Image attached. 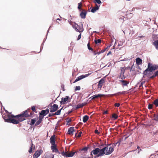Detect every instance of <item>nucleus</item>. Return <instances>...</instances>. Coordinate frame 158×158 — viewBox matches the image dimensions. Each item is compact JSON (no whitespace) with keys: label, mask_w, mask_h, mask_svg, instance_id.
<instances>
[{"label":"nucleus","mask_w":158,"mask_h":158,"mask_svg":"<svg viewBox=\"0 0 158 158\" xmlns=\"http://www.w3.org/2000/svg\"><path fill=\"white\" fill-rule=\"evenodd\" d=\"M76 152V151H71L69 152L68 151L62 152L61 153V155L64 157H70L73 156L75 154Z\"/></svg>","instance_id":"nucleus-3"},{"label":"nucleus","mask_w":158,"mask_h":158,"mask_svg":"<svg viewBox=\"0 0 158 158\" xmlns=\"http://www.w3.org/2000/svg\"><path fill=\"white\" fill-rule=\"evenodd\" d=\"M36 120V118H34V119H31V123L30 124L31 125H34L35 124V122Z\"/></svg>","instance_id":"nucleus-30"},{"label":"nucleus","mask_w":158,"mask_h":158,"mask_svg":"<svg viewBox=\"0 0 158 158\" xmlns=\"http://www.w3.org/2000/svg\"><path fill=\"white\" fill-rule=\"evenodd\" d=\"M87 47L89 50H91L92 51H93L94 49L90 47V44L89 42L87 44Z\"/></svg>","instance_id":"nucleus-35"},{"label":"nucleus","mask_w":158,"mask_h":158,"mask_svg":"<svg viewBox=\"0 0 158 158\" xmlns=\"http://www.w3.org/2000/svg\"><path fill=\"white\" fill-rule=\"evenodd\" d=\"M89 149V148L87 147H85L84 148H83L81 149H80L79 150V151H83V152H86L87 150H88Z\"/></svg>","instance_id":"nucleus-25"},{"label":"nucleus","mask_w":158,"mask_h":158,"mask_svg":"<svg viewBox=\"0 0 158 158\" xmlns=\"http://www.w3.org/2000/svg\"><path fill=\"white\" fill-rule=\"evenodd\" d=\"M51 148L53 150V152H55L58 153L59 154L60 153V152L56 148V144L54 145H52Z\"/></svg>","instance_id":"nucleus-13"},{"label":"nucleus","mask_w":158,"mask_h":158,"mask_svg":"<svg viewBox=\"0 0 158 158\" xmlns=\"http://www.w3.org/2000/svg\"><path fill=\"white\" fill-rule=\"evenodd\" d=\"M55 135H53L50 138V143L52 145L55 144Z\"/></svg>","instance_id":"nucleus-14"},{"label":"nucleus","mask_w":158,"mask_h":158,"mask_svg":"<svg viewBox=\"0 0 158 158\" xmlns=\"http://www.w3.org/2000/svg\"><path fill=\"white\" fill-rule=\"evenodd\" d=\"M82 132L81 131H80L78 134L77 135V133H76V134H75V137H78V138H79V137H80L81 136V134H82Z\"/></svg>","instance_id":"nucleus-37"},{"label":"nucleus","mask_w":158,"mask_h":158,"mask_svg":"<svg viewBox=\"0 0 158 158\" xmlns=\"http://www.w3.org/2000/svg\"><path fill=\"white\" fill-rule=\"evenodd\" d=\"M110 145L111 144H106L105 147L102 149H100L98 148H96L91 152L90 155L93 157L92 154H93L95 155V158L103 156L104 154L108 155L111 154L114 151V149L113 147L111 146Z\"/></svg>","instance_id":"nucleus-2"},{"label":"nucleus","mask_w":158,"mask_h":158,"mask_svg":"<svg viewBox=\"0 0 158 158\" xmlns=\"http://www.w3.org/2000/svg\"><path fill=\"white\" fill-rule=\"evenodd\" d=\"M119 81L121 82L122 85L123 86H126L129 83V81L123 80H119Z\"/></svg>","instance_id":"nucleus-16"},{"label":"nucleus","mask_w":158,"mask_h":158,"mask_svg":"<svg viewBox=\"0 0 158 158\" xmlns=\"http://www.w3.org/2000/svg\"><path fill=\"white\" fill-rule=\"evenodd\" d=\"M72 121V119L71 118H67L66 119V122L67 123H69Z\"/></svg>","instance_id":"nucleus-43"},{"label":"nucleus","mask_w":158,"mask_h":158,"mask_svg":"<svg viewBox=\"0 0 158 158\" xmlns=\"http://www.w3.org/2000/svg\"><path fill=\"white\" fill-rule=\"evenodd\" d=\"M156 77V76H155V74L154 73L153 76H152L151 77H150V78L152 79V78H154V77Z\"/></svg>","instance_id":"nucleus-51"},{"label":"nucleus","mask_w":158,"mask_h":158,"mask_svg":"<svg viewBox=\"0 0 158 158\" xmlns=\"http://www.w3.org/2000/svg\"><path fill=\"white\" fill-rule=\"evenodd\" d=\"M87 14L86 11L85 10H82V11L80 14V16L82 19H85Z\"/></svg>","instance_id":"nucleus-10"},{"label":"nucleus","mask_w":158,"mask_h":158,"mask_svg":"<svg viewBox=\"0 0 158 158\" xmlns=\"http://www.w3.org/2000/svg\"><path fill=\"white\" fill-rule=\"evenodd\" d=\"M31 145L29 149L28 150V152L30 153H31L32 152V149L33 148V143L32 142V141H31Z\"/></svg>","instance_id":"nucleus-23"},{"label":"nucleus","mask_w":158,"mask_h":158,"mask_svg":"<svg viewBox=\"0 0 158 158\" xmlns=\"http://www.w3.org/2000/svg\"><path fill=\"white\" fill-rule=\"evenodd\" d=\"M89 117L88 115H85L83 117V121L84 123H86L88 120Z\"/></svg>","instance_id":"nucleus-21"},{"label":"nucleus","mask_w":158,"mask_h":158,"mask_svg":"<svg viewBox=\"0 0 158 158\" xmlns=\"http://www.w3.org/2000/svg\"><path fill=\"white\" fill-rule=\"evenodd\" d=\"M139 148V146H138V147H137V148L138 149Z\"/></svg>","instance_id":"nucleus-62"},{"label":"nucleus","mask_w":158,"mask_h":158,"mask_svg":"<svg viewBox=\"0 0 158 158\" xmlns=\"http://www.w3.org/2000/svg\"><path fill=\"white\" fill-rule=\"evenodd\" d=\"M120 69L121 70L120 73L122 75L124 74L125 71V70L124 67H121Z\"/></svg>","instance_id":"nucleus-32"},{"label":"nucleus","mask_w":158,"mask_h":158,"mask_svg":"<svg viewBox=\"0 0 158 158\" xmlns=\"http://www.w3.org/2000/svg\"><path fill=\"white\" fill-rule=\"evenodd\" d=\"M110 52H109V53H108V54L107 55H108L109 54H110Z\"/></svg>","instance_id":"nucleus-60"},{"label":"nucleus","mask_w":158,"mask_h":158,"mask_svg":"<svg viewBox=\"0 0 158 158\" xmlns=\"http://www.w3.org/2000/svg\"><path fill=\"white\" fill-rule=\"evenodd\" d=\"M120 105V104L119 103H115L114 104V106L115 107H118Z\"/></svg>","instance_id":"nucleus-46"},{"label":"nucleus","mask_w":158,"mask_h":158,"mask_svg":"<svg viewBox=\"0 0 158 158\" xmlns=\"http://www.w3.org/2000/svg\"><path fill=\"white\" fill-rule=\"evenodd\" d=\"M124 92H120L118 93H120V94H124Z\"/></svg>","instance_id":"nucleus-54"},{"label":"nucleus","mask_w":158,"mask_h":158,"mask_svg":"<svg viewBox=\"0 0 158 158\" xmlns=\"http://www.w3.org/2000/svg\"><path fill=\"white\" fill-rule=\"evenodd\" d=\"M118 77L119 78L121 79L122 80H124L126 78L125 77L124 75V74L122 75L121 73H120V74L119 75Z\"/></svg>","instance_id":"nucleus-28"},{"label":"nucleus","mask_w":158,"mask_h":158,"mask_svg":"<svg viewBox=\"0 0 158 158\" xmlns=\"http://www.w3.org/2000/svg\"><path fill=\"white\" fill-rule=\"evenodd\" d=\"M94 132L96 134H97L98 135H99L100 134L99 131L97 129L95 130Z\"/></svg>","instance_id":"nucleus-45"},{"label":"nucleus","mask_w":158,"mask_h":158,"mask_svg":"<svg viewBox=\"0 0 158 158\" xmlns=\"http://www.w3.org/2000/svg\"><path fill=\"white\" fill-rule=\"evenodd\" d=\"M74 131V127H70L68 130V134L70 135H73V132Z\"/></svg>","instance_id":"nucleus-15"},{"label":"nucleus","mask_w":158,"mask_h":158,"mask_svg":"<svg viewBox=\"0 0 158 158\" xmlns=\"http://www.w3.org/2000/svg\"><path fill=\"white\" fill-rule=\"evenodd\" d=\"M31 109L32 111L35 112H36V110L35 109V106H32L31 108Z\"/></svg>","instance_id":"nucleus-40"},{"label":"nucleus","mask_w":158,"mask_h":158,"mask_svg":"<svg viewBox=\"0 0 158 158\" xmlns=\"http://www.w3.org/2000/svg\"><path fill=\"white\" fill-rule=\"evenodd\" d=\"M68 22L70 24V25L72 26L73 27V25H75V24H76V23L75 22H73L71 20L69 21Z\"/></svg>","instance_id":"nucleus-38"},{"label":"nucleus","mask_w":158,"mask_h":158,"mask_svg":"<svg viewBox=\"0 0 158 158\" xmlns=\"http://www.w3.org/2000/svg\"><path fill=\"white\" fill-rule=\"evenodd\" d=\"M155 74V76H158V70L155 72L154 73Z\"/></svg>","instance_id":"nucleus-49"},{"label":"nucleus","mask_w":158,"mask_h":158,"mask_svg":"<svg viewBox=\"0 0 158 158\" xmlns=\"http://www.w3.org/2000/svg\"><path fill=\"white\" fill-rule=\"evenodd\" d=\"M149 72H150L149 70V69H148V68L145 70V71L143 72V74L144 75H147L149 74Z\"/></svg>","instance_id":"nucleus-24"},{"label":"nucleus","mask_w":158,"mask_h":158,"mask_svg":"<svg viewBox=\"0 0 158 158\" xmlns=\"http://www.w3.org/2000/svg\"><path fill=\"white\" fill-rule=\"evenodd\" d=\"M153 104L156 107L158 106V99H156L153 102Z\"/></svg>","instance_id":"nucleus-33"},{"label":"nucleus","mask_w":158,"mask_h":158,"mask_svg":"<svg viewBox=\"0 0 158 158\" xmlns=\"http://www.w3.org/2000/svg\"><path fill=\"white\" fill-rule=\"evenodd\" d=\"M118 117V116L115 114H114L112 115V118H114L115 119L117 118Z\"/></svg>","instance_id":"nucleus-42"},{"label":"nucleus","mask_w":158,"mask_h":158,"mask_svg":"<svg viewBox=\"0 0 158 158\" xmlns=\"http://www.w3.org/2000/svg\"><path fill=\"white\" fill-rule=\"evenodd\" d=\"M49 113V110L47 109L46 110H42L40 113V116L43 115V117Z\"/></svg>","instance_id":"nucleus-9"},{"label":"nucleus","mask_w":158,"mask_h":158,"mask_svg":"<svg viewBox=\"0 0 158 158\" xmlns=\"http://www.w3.org/2000/svg\"><path fill=\"white\" fill-rule=\"evenodd\" d=\"M110 52H109V53H108V54L107 55H108L109 54H110Z\"/></svg>","instance_id":"nucleus-59"},{"label":"nucleus","mask_w":158,"mask_h":158,"mask_svg":"<svg viewBox=\"0 0 158 158\" xmlns=\"http://www.w3.org/2000/svg\"><path fill=\"white\" fill-rule=\"evenodd\" d=\"M54 115H55L54 114V113H53V114H48V117H52V116H54Z\"/></svg>","instance_id":"nucleus-48"},{"label":"nucleus","mask_w":158,"mask_h":158,"mask_svg":"<svg viewBox=\"0 0 158 158\" xmlns=\"http://www.w3.org/2000/svg\"><path fill=\"white\" fill-rule=\"evenodd\" d=\"M81 33H80V35L78 36V38L77 39V40H79L81 38Z\"/></svg>","instance_id":"nucleus-47"},{"label":"nucleus","mask_w":158,"mask_h":158,"mask_svg":"<svg viewBox=\"0 0 158 158\" xmlns=\"http://www.w3.org/2000/svg\"><path fill=\"white\" fill-rule=\"evenodd\" d=\"M35 149V146H34L33 149Z\"/></svg>","instance_id":"nucleus-57"},{"label":"nucleus","mask_w":158,"mask_h":158,"mask_svg":"<svg viewBox=\"0 0 158 158\" xmlns=\"http://www.w3.org/2000/svg\"><path fill=\"white\" fill-rule=\"evenodd\" d=\"M57 20H60V19H57Z\"/></svg>","instance_id":"nucleus-58"},{"label":"nucleus","mask_w":158,"mask_h":158,"mask_svg":"<svg viewBox=\"0 0 158 158\" xmlns=\"http://www.w3.org/2000/svg\"><path fill=\"white\" fill-rule=\"evenodd\" d=\"M69 97L68 96H66L64 98H62L60 101V103L61 104H65L66 101L69 99Z\"/></svg>","instance_id":"nucleus-11"},{"label":"nucleus","mask_w":158,"mask_h":158,"mask_svg":"<svg viewBox=\"0 0 158 158\" xmlns=\"http://www.w3.org/2000/svg\"><path fill=\"white\" fill-rule=\"evenodd\" d=\"M0 48H1V47H0Z\"/></svg>","instance_id":"nucleus-63"},{"label":"nucleus","mask_w":158,"mask_h":158,"mask_svg":"<svg viewBox=\"0 0 158 158\" xmlns=\"http://www.w3.org/2000/svg\"><path fill=\"white\" fill-rule=\"evenodd\" d=\"M49 108L50 112H53L56 111L58 109V105L56 104H54L52 106L50 105Z\"/></svg>","instance_id":"nucleus-6"},{"label":"nucleus","mask_w":158,"mask_h":158,"mask_svg":"<svg viewBox=\"0 0 158 158\" xmlns=\"http://www.w3.org/2000/svg\"><path fill=\"white\" fill-rule=\"evenodd\" d=\"M92 52H93L94 55H95L97 54H98V55L100 54L101 53L103 52H104V51L103 50H102L101 52H100V51L96 52L95 50H93V51H92Z\"/></svg>","instance_id":"nucleus-22"},{"label":"nucleus","mask_w":158,"mask_h":158,"mask_svg":"<svg viewBox=\"0 0 158 158\" xmlns=\"http://www.w3.org/2000/svg\"><path fill=\"white\" fill-rule=\"evenodd\" d=\"M153 106V104H149L148 105V108L149 110H151Z\"/></svg>","instance_id":"nucleus-39"},{"label":"nucleus","mask_w":158,"mask_h":158,"mask_svg":"<svg viewBox=\"0 0 158 158\" xmlns=\"http://www.w3.org/2000/svg\"><path fill=\"white\" fill-rule=\"evenodd\" d=\"M136 62L137 65H140L142 64V60L140 58L137 57L136 59Z\"/></svg>","instance_id":"nucleus-17"},{"label":"nucleus","mask_w":158,"mask_h":158,"mask_svg":"<svg viewBox=\"0 0 158 158\" xmlns=\"http://www.w3.org/2000/svg\"><path fill=\"white\" fill-rule=\"evenodd\" d=\"M153 45L155 46L156 49L158 48V40H156L153 43Z\"/></svg>","instance_id":"nucleus-26"},{"label":"nucleus","mask_w":158,"mask_h":158,"mask_svg":"<svg viewBox=\"0 0 158 158\" xmlns=\"http://www.w3.org/2000/svg\"><path fill=\"white\" fill-rule=\"evenodd\" d=\"M82 106L81 104H77L76 106V109H78L81 108H82Z\"/></svg>","instance_id":"nucleus-41"},{"label":"nucleus","mask_w":158,"mask_h":158,"mask_svg":"<svg viewBox=\"0 0 158 158\" xmlns=\"http://www.w3.org/2000/svg\"><path fill=\"white\" fill-rule=\"evenodd\" d=\"M73 28L76 31L80 32H82L83 30V26H79L77 24H75L73 25Z\"/></svg>","instance_id":"nucleus-5"},{"label":"nucleus","mask_w":158,"mask_h":158,"mask_svg":"<svg viewBox=\"0 0 158 158\" xmlns=\"http://www.w3.org/2000/svg\"><path fill=\"white\" fill-rule=\"evenodd\" d=\"M61 87L63 88V91H64V85H61Z\"/></svg>","instance_id":"nucleus-52"},{"label":"nucleus","mask_w":158,"mask_h":158,"mask_svg":"<svg viewBox=\"0 0 158 158\" xmlns=\"http://www.w3.org/2000/svg\"><path fill=\"white\" fill-rule=\"evenodd\" d=\"M133 65L132 66L131 68V70L132 69V67H133Z\"/></svg>","instance_id":"nucleus-56"},{"label":"nucleus","mask_w":158,"mask_h":158,"mask_svg":"<svg viewBox=\"0 0 158 158\" xmlns=\"http://www.w3.org/2000/svg\"><path fill=\"white\" fill-rule=\"evenodd\" d=\"M94 42L96 44H98L101 43V40L100 39L98 40H94Z\"/></svg>","instance_id":"nucleus-36"},{"label":"nucleus","mask_w":158,"mask_h":158,"mask_svg":"<svg viewBox=\"0 0 158 158\" xmlns=\"http://www.w3.org/2000/svg\"><path fill=\"white\" fill-rule=\"evenodd\" d=\"M54 156L52 154H51L49 156L46 155L45 158H54Z\"/></svg>","instance_id":"nucleus-34"},{"label":"nucleus","mask_w":158,"mask_h":158,"mask_svg":"<svg viewBox=\"0 0 158 158\" xmlns=\"http://www.w3.org/2000/svg\"><path fill=\"white\" fill-rule=\"evenodd\" d=\"M42 152L43 151L41 149L37 150L33 155V158H37Z\"/></svg>","instance_id":"nucleus-7"},{"label":"nucleus","mask_w":158,"mask_h":158,"mask_svg":"<svg viewBox=\"0 0 158 158\" xmlns=\"http://www.w3.org/2000/svg\"><path fill=\"white\" fill-rule=\"evenodd\" d=\"M99 6L96 4L95 6L93 7L91 9V12L93 13H94L99 9Z\"/></svg>","instance_id":"nucleus-18"},{"label":"nucleus","mask_w":158,"mask_h":158,"mask_svg":"<svg viewBox=\"0 0 158 158\" xmlns=\"http://www.w3.org/2000/svg\"><path fill=\"white\" fill-rule=\"evenodd\" d=\"M62 108H61L60 109L58 110L55 113H54V114L55 115H59L60 114V112L61 110L62 109Z\"/></svg>","instance_id":"nucleus-29"},{"label":"nucleus","mask_w":158,"mask_h":158,"mask_svg":"<svg viewBox=\"0 0 158 158\" xmlns=\"http://www.w3.org/2000/svg\"><path fill=\"white\" fill-rule=\"evenodd\" d=\"M82 6V3L81 2H80L78 3V10L80 11L81 10H82L81 9V7Z\"/></svg>","instance_id":"nucleus-31"},{"label":"nucleus","mask_w":158,"mask_h":158,"mask_svg":"<svg viewBox=\"0 0 158 158\" xmlns=\"http://www.w3.org/2000/svg\"><path fill=\"white\" fill-rule=\"evenodd\" d=\"M87 104V103L86 102H84V103H83L82 104H81V106H82V107L84 106L86 104Z\"/></svg>","instance_id":"nucleus-50"},{"label":"nucleus","mask_w":158,"mask_h":158,"mask_svg":"<svg viewBox=\"0 0 158 158\" xmlns=\"http://www.w3.org/2000/svg\"><path fill=\"white\" fill-rule=\"evenodd\" d=\"M31 113L28 110H26L20 114L15 116L13 114H8L5 116L2 115L5 122L12 123L13 124H18L19 122H22L26 119V118L30 117Z\"/></svg>","instance_id":"nucleus-1"},{"label":"nucleus","mask_w":158,"mask_h":158,"mask_svg":"<svg viewBox=\"0 0 158 158\" xmlns=\"http://www.w3.org/2000/svg\"><path fill=\"white\" fill-rule=\"evenodd\" d=\"M154 120L156 121H158V113L156 114H154L153 116Z\"/></svg>","instance_id":"nucleus-27"},{"label":"nucleus","mask_w":158,"mask_h":158,"mask_svg":"<svg viewBox=\"0 0 158 158\" xmlns=\"http://www.w3.org/2000/svg\"><path fill=\"white\" fill-rule=\"evenodd\" d=\"M118 143H119H119H120V142H119V141H118V142H117L115 143V146H116V145Z\"/></svg>","instance_id":"nucleus-55"},{"label":"nucleus","mask_w":158,"mask_h":158,"mask_svg":"<svg viewBox=\"0 0 158 158\" xmlns=\"http://www.w3.org/2000/svg\"><path fill=\"white\" fill-rule=\"evenodd\" d=\"M110 52H109V53H108V54L107 55H108L109 54H110Z\"/></svg>","instance_id":"nucleus-61"},{"label":"nucleus","mask_w":158,"mask_h":158,"mask_svg":"<svg viewBox=\"0 0 158 158\" xmlns=\"http://www.w3.org/2000/svg\"><path fill=\"white\" fill-rule=\"evenodd\" d=\"M43 118V117H41L40 116H39V120L36 122L35 124V126H38L41 123Z\"/></svg>","instance_id":"nucleus-19"},{"label":"nucleus","mask_w":158,"mask_h":158,"mask_svg":"<svg viewBox=\"0 0 158 158\" xmlns=\"http://www.w3.org/2000/svg\"><path fill=\"white\" fill-rule=\"evenodd\" d=\"M80 86H76L75 87V91L79 90L80 89Z\"/></svg>","instance_id":"nucleus-44"},{"label":"nucleus","mask_w":158,"mask_h":158,"mask_svg":"<svg viewBox=\"0 0 158 158\" xmlns=\"http://www.w3.org/2000/svg\"><path fill=\"white\" fill-rule=\"evenodd\" d=\"M104 82V79L103 78L101 79L98 82V88L101 89Z\"/></svg>","instance_id":"nucleus-12"},{"label":"nucleus","mask_w":158,"mask_h":158,"mask_svg":"<svg viewBox=\"0 0 158 158\" xmlns=\"http://www.w3.org/2000/svg\"><path fill=\"white\" fill-rule=\"evenodd\" d=\"M89 75V74H85V75H82L77 77L74 81L73 83H75L77 81L85 78L87 77Z\"/></svg>","instance_id":"nucleus-8"},{"label":"nucleus","mask_w":158,"mask_h":158,"mask_svg":"<svg viewBox=\"0 0 158 158\" xmlns=\"http://www.w3.org/2000/svg\"><path fill=\"white\" fill-rule=\"evenodd\" d=\"M104 96V95H103V94H98V95H94L92 96V98L91 99L93 100L95 98H98L99 97H100L101 96Z\"/></svg>","instance_id":"nucleus-20"},{"label":"nucleus","mask_w":158,"mask_h":158,"mask_svg":"<svg viewBox=\"0 0 158 158\" xmlns=\"http://www.w3.org/2000/svg\"><path fill=\"white\" fill-rule=\"evenodd\" d=\"M108 111L107 110H106L104 112V114H106L108 113Z\"/></svg>","instance_id":"nucleus-53"},{"label":"nucleus","mask_w":158,"mask_h":158,"mask_svg":"<svg viewBox=\"0 0 158 158\" xmlns=\"http://www.w3.org/2000/svg\"><path fill=\"white\" fill-rule=\"evenodd\" d=\"M148 69L150 72H152L153 71H154L158 69V65H152L150 63H148Z\"/></svg>","instance_id":"nucleus-4"}]
</instances>
